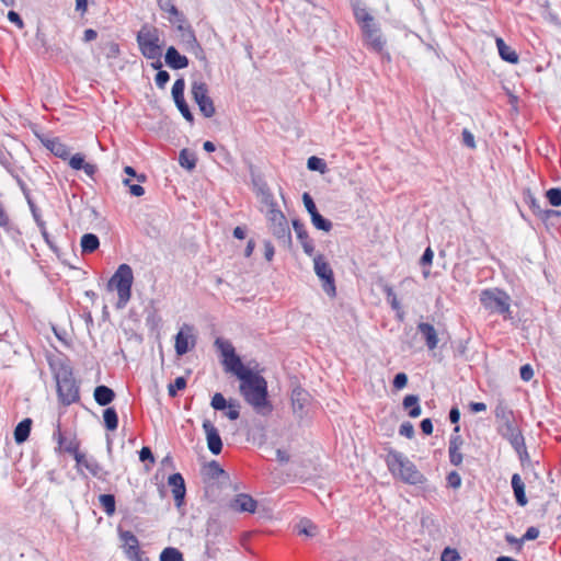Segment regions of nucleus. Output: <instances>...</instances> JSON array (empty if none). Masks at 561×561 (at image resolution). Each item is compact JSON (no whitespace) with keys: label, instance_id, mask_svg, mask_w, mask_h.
Returning a JSON list of instances; mask_svg holds the SVG:
<instances>
[{"label":"nucleus","instance_id":"31","mask_svg":"<svg viewBox=\"0 0 561 561\" xmlns=\"http://www.w3.org/2000/svg\"><path fill=\"white\" fill-rule=\"evenodd\" d=\"M104 426L107 431H115L118 426V415L114 408H106L103 411Z\"/></svg>","mask_w":561,"mask_h":561},{"label":"nucleus","instance_id":"61","mask_svg":"<svg viewBox=\"0 0 561 561\" xmlns=\"http://www.w3.org/2000/svg\"><path fill=\"white\" fill-rule=\"evenodd\" d=\"M84 163H85L84 157L82 154H80V153H76L69 160V165L73 170H81Z\"/></svg>","mask_w":561,"mask_h":561},{"label":"nucleus","instance_id":"3","mask_svg":"<svg viewBox=\"0 0 561 561\" xmlns=\"http://www.w3.org/2000/svg\"><path fill=\"white\" fill-rule=\"evenodd\" d=\"M57 386V396L60 403L68 407L80 400V387L73 376V369L66 358L49 360Z\"/></svg>","mask_w":561,"mask_h":561},{"label":"nucleus","instance_id":"5","mask_svg":"<svg viewBox=\"0 0 561 561\" xmlns=\"http://www.w3.org/2000/svg\"><path fill=\"white\" fill-rule=\"evenodd\" d=\"M134 283V274L131 267L123 263L121 264L107 283L108 289H116L118 295L117 308H124L131 297V286Z\"/></svg>","mask_w":561,"mask_h":561},{"label":"nucleus","instance_id":"9","mask_svg":"<svg viewBox=\"0 0 561 561\" xmlns=\"http://www.w3.org/2000/svg\"><path fill=\"white\" fill-rule=\"evenodd\" d=\"M313 270L316 275L322 282V289L329 297H335L336 295V286L334 273L325 260L324 255L318 254L313 257Z\"/></svg>","mask_w":561,"mask_h":561},{"label":"nucleus","instance_id":"12","mask_svg":"<svg viewBox=\"0 0 561 561\" xmlns=\"http://www.w3.org/2000/svg\"><path fill=\"white\" fill-rule=\"evenodd\" d=\"M203 430L206 435L209 451L214 455H219L222 450V440L218 430L209 420L203 421Z\"/></svg>","mask_w":561,"mask_h":561},{"label":"nucleus","instance_id":"10","mask_svg":"<svg viewBox=\"0 0 561 561\" xmlns=\"http://www.w3.org/2000/svg\"><path fill=\"white\" fill-rule=\"evenodd\" d=\"M191 93L201 113L207 118L213 117L216 108L214 101L208 95V85L204 81H193Z\"/></svg>","mask_w":561,"mask_h":561},{"label":"nucleus","instance_id":"32","mask_svg":"<svg viewBox=\"0 0 561 561\" xmlns=\"http://www.w3.org/2000/svg\"><path fill=\"white\" fill-rule=\"evenodd\" d=\"M99 502L107 516H113L116 511V501L113 494H102Z\"/></svg>","mask_w":561,"mask_h":561},{"label":"nucleus","instance_id":"6","mask_svg":"<svg viewBox=\"0 0 561 561\" xmlns=\"http://www.w3.org/2000/svg\"><path fill=\"white\" fill-rule=\"evenodd\" d=\"M139 50L147 59H158L162 56L159 30L156 26L145 24L137 33Z\"/></svg>","mask_w":561,"mask_h":561},{"label":"nucleus","instance_id":"20","mask_svg":"<svg viewBox=\"0 0 561 561\" xmlns=\"http://www.w3.org/2000/svg\"><path fill=\"white\" fill-rule=\"evenodd\" d=\"M178 30L182 32V41L186 44L187 48L193 51H202V46L198 43L195 33L191 25H184V23H178Z\"/></svg>","mask_w":561,"mask_h":561},{"label":"nucleus","instance_id":"55","mask_svg":"<svg viewBox=\"0 0 561 561\" xmlns=\"http://www.w3.org/2000/svg\"><path fill=\"white\" fill-rule=\"evenodd\" d=\"M449 461L453 466L459 467L462 463L463 456L460 449H448Z\"/></svg>","mask_w":561,"mask_h":561},{"label":"nucleus","instance_id":"58","mask_svg":"<svg viewBox=\"0 0 561 561\" xmlns=\"http://www.w3.org/2000/svg\"><path fill=\"white\" fill-rule=\"evenodd\" d=\"M446 480L447 484L453 489H458L461 485V477L456 471L449 472Z\"/></svg>","mask_w":561,"mask_h":561},{"label":"nucleus","instance_id":"59","mask_svg":"<svg viewBox=\"0 0 561 561\" xmlns=\"http://www.w3.org/2000/svg\"><path fill=\"white\" fill-rule=\"evenodd\" d=\"M538 537H539V529L534 526L528 527L526 533L523 535V537L519 538V543H523L528 540H535Z\"/></svg>","mask_w":561,"mask_h":561},{"label":"nucleus","instance_id":"15","mask_svg":"<svg viewBox=\"0 0 561 561\" xmlns=\"http://www.w3.org/2000/svg\"><path fill=\"white\" fill-rule=\"evenodd\" d=\"M168 484L172 488V494L175 501L176 507H181L184 504L186 486L184 478L181 473L176 472L168 478Z\"/></svg>","mask_w":561,"mask_h":561},{"label":"nucleus","instance_id":"63","mask_svg":"<svg viewBox=\"0 0 561 561\" xmlns=\"http://www.w3.org/2000/svg\"><path fill=\"white\" fill-rule=\"evenodd\" d=\"M420 399L416 394H408L404 397L402 405L405 410L412 409L419 403Z\"/></svg>","mask_w":561,"mask_h":561},{"label":"nucleus","instance_id":"29","mask_svg":"<svg viewBox=\"0 0 561 561\" xmlns=\"http://www.w3.org/2000/svg\"><path fill=\"white\" fill-rule=\"evenodd\" d=\"M87 470L98 480L107 481L110 472L94 458L91 457L90 463H87Z\"/></svg>","mask_w":561,"mask_h":561},{"label":"nucleus","instance_id":"36","mask_svg":"<svg viewBox=\"0 0 561 561\" xmlns=\"http://www.w3.org/2000/svg\"><path fill=\"white\" fill-rule=\"evenodd\" d=\"M205 474L213 480L219 479L221 476H225V470L219 466L216 460H211L205 467Z\"/></svg>","mask_w":561,"mask_h":561},{"label":"nucleus","instance_id":"16","mask_svg":"<svg viewBox=\"0 0 561 561\" xmlns=\"http://www.w3.org/2000/svg\"><path fill=\"white\" fill-rule=\"evenodd\" d=\"M416 330L422 335L428 351H434L438 346V332L433 324L420 322L417 323Z\"/></svg>","mask_w":561,"mask_h":561},{"label":"nucleus","instance_id":"47","mask_svg":"<svg viewBox=\"0 0 561 561\" xmlns=\"http://www.w3.org/2000/svg\"><path fill=\"white\" fill-rule=\"evenodd\" d=\"M459 432H460V426L456 425L454 427V434L450 436V439H449L448 449H460L461 448V446L463 444V439L459 435Z\"/></svg>","mask_w":561,"mask_h":561},{"label":"nucleus","instance_id":"64","mask_svg":"<svg viewBox=\"0 0 561 561\" xmlns=\"http://www.w3.org/2000/svg\"><path fill=\"white\" fill-rule=\"evenodd\" d=\"M462 142L468 148H471V149L476 148L474 137L471 134V131H469L466 128L462 130Z\"/></svg>","mask_w":561,"mask_h":561},{"label":"nucleus","instance_id":"35","mask_svg":"<svg viewBox=\"0 0 561 561\" xmlns=\"http://www.w3.org/2000/svg\"><path fill=\"white\" fill-rule=\"evenodd\" d=\"M160 561H184L182 552L173 547H168L160 553Z\"/></svg>","mask_w":561,"mask_h":561},{"label":"nucleus","instance_id":"38","mask_svg":"<svg viewBox=\"0 0 561 561\" xmlns=\"http://www.w3.org/2000/svg\"><path fill=\"white\" fill-rule=\"evenodd\" d=\"M215 345L220 351V353L225 357V359L236 353L232 344L228 341L220 339V337L216 339Z\"/></svg>","mask_w":561,"mask_h":561},{"label":"nucleus","instance_id":"17","mask_svg":"<svg viewBox=\"0 0 561 561\" xmlns=\"http://www.w3.org/2000/svg\"><path fill=\"white\" fill-rule=\"evenodd\" d=\"M257 502L249 494L240 493L236 495L229 506L232 511L239 513H254L256 510Z\"/></svg>","mask_w":561,"mask_h":561},{"label":"nucleus","instance_id":"37","mask_svg":"<svg viewBox=\"0 0 561 561\" xmlns=\"http://www.w3.org/2000/svg\"><path fill=\"white\" fill-rule=\"evenodd\" d=\"M312 225L318 229L329 232L332 229V222L324 218L320 213L314 214L310 217Z\"/></svg>","mask_w":561,"mask_h":561},{"label":"nucleus","instance_id":"48","mask_svg":"<svg viewBox=\"0 0 561 561\" xmlns=\"http://www.w3.org/2000/svg\"><path fill=\"white\" fill-rule=\"evenodd\" d=\"M185 81L183 78L175 80L172 87V96L174 101L184 99Z\"/></svg>","mask_w":561,"mask_h":561},{"label":"nucleus","instance_id":"2","mask_svg":"<svg viewBox=\"0 0 561 561\" xmlns=\"http://www.w3.org/2000/svg\"><path fill=\"white\" fill-rule=\"evenodd\" d=\"M494 415L499 423L496 430L497 433L505 439H507L513 449L519 456L520 461L529 458L525 438L522 431L518 428L515 420V415L512 409L507 405L504 400H499L494 409Z\"/></svg>","mask_w":561,"mask_h":561},{"label":"nucleus","instance_id":"49","mask_svg":"<svg viewBox=\"0 0 561 561\" xmlns=\"http://www.w3.org/2000/svg\"><path fill=\"white\" fill-rule=\"evenodd\" d=\"M317 527L310 520H301L299 524L298 533L308 537L316 536Z\"/></svg>","mask_w":561,"mask_h":561},{"label":"nucleus","instance_id":"43","mask_svg":"<svg viewBox=\"0 0 561 561\" xmlns=\"http://www.w3.org/2000/svg\"><path fill=\"white\" fill-rule=\"evenodd\" d=\"M178 110L181 112L183 117L190 122L191 124L194 122V116L190 110L188 104L186 103L185 99H180L178 101H174Z\"/></svg>","mask_w":561,"mask_h":561},{"label":"nucleus","instance_id":"24","mask_svg":"<svg viewBox=\"0 0 561 561\" xmlns=\"http://www.w3.org/2000/svg\"><path fill=\"white\" fill-rule=\"evenodd\" d=\"M32 420L26 417L15 426L13 436L16 444H23L28 439L32 430Z\"/></svg>","mask_w":561,"mask_h":561},{"label":"nucleus","instance_id":"56","mask_svg":"<svg viewBox=\"0 0 561 561\" xmlns=\"http://www.w3.org/2000/svg\"><path fill=\"white\" fill-rule=\"evenodd\" d=\"M170 80V75L165 70H159L156 75L154 81L158 88L163 89Z\"/></svg>","mask_w":561,"mask_h":561},{"label":"nucleus","instance_id":"13","mask_svg":"<svg viewBox=\"0 0 561 561\" xmlns=\"http://www.w3.org/2000/svg\"><path fill=\"white\" fill-rule=\"evenodd\" d=\"M119 538L126 545V553L131 561H142L138 538L129 530H119Z\"/></svg>","mask_w":561,"mask_h":561},{"label":"nucleus","instance_id":"14","mask_svg":"<svg viewBox=\"0 0 561 561\" xmlns=\"http://www.w3.org/2000/svg\"><path fill=\"white\" fill-rule=\"evenodd\" d=\"M310 403V394L302 388L297 387L291 392V407L294 414L302 419L306 415V407Z\"/></svg>","mask_w":561,"mask_h":561},{"label":"nucleus","instance_id":"53","mask_svg":"<svg viewBox=\"0 0 561 561\" xmlns=\"http://www.w3.org/2000/svg\"><path fill=\"white\" fill-rule=\"evenodd\" d=\"M227 408H228V411L226 412V416L229 420L234 421V420L239 419V416H240L239 403H237L236 401H229V404Z\"/></svg>","mask_w":561,"mask_h":561},{"label":"nucleus","instance_id":"41","mask_svg":"<svg viewBox=\"0 0 561 561\" xmlns=\"http://www.w3.org/2000/svg\"><path fill=\"white\" fill-rule=\"evenodd\" d=\"M546 197L551 206H561V188L552 187L546 192Z\"/></svg>","mask_w":561,"mask_h":561},{"label":"nucleus","instance_id":"30","mask_svg":"<svg viewBox=\"0 0 561 561\" xmlns=\"http://www.w3.org/2000/svg\"><path fill=\"white\" fill-rule=\"evenodd\" d=\"M196 156L188 149H182L179 154V163L182 168L192 171L196 167Z\"/></svg>","mask_w":561,"mask_h":561},{"label":"nucleus","instance_id":"40","mask_svg":"<svg viewBox=\"0 0 561 561\" xmlns=\"http://www.w3.org/2000/svg\"><path fill=\"white\" fill-rule=\"evenodd\" d=\"M307 167L311 171H319L324 173L327 171V163L323 159L312 156L307 161Z\"/></svg>","mask_w":561,"mask_h":561},{"label":"nucleus","instance_id":"62","mask_svg":"<svg viewBox=\"0 0 561 561\" xmlns=\"http://www.w3.org/2000/svg\"><path fill=\"white\" fill-rule=\"evenodd\" d=\"M408 383V376L404 373H398L393 378V387L396 389H402Z\"/></svg>","mask_w":561,"mask_h":561},{"label":"nucleus","instance_id":"19","mask_svg":"<svg viewBox=\"0 0 561 561\" xmlns=\"http://www.w3.org/2000/svg\"><path fill=\"white\" fill-rule=\"evenodd\" d=\"M164 59L165 64L174 70L183 69L188 66V58L181 55L174 46L168 47Z\"/></svg>","mask_w":561,"mask_h":561},{"label":"nucleus","instance_id":"4","mask_svg":"<svg viewBox=\"0 0 561 561\" xmlns=\"http://www.w3.org/2000/svg\"><path fill=\"white\" fill-rule=\"evenodd\" d=\"M386 463L389 471L393 476H399L405 483L415 485L423 483L425 480L415 465L399 451L390 450L387 455Z\"/></svg>","mask_w":561,"mask_h":561},{"label":"nucleus","instance_id":"23","mask_svg":"<svg viewBox=\"0 0 561 561\" xmlns=\"http://www.w3.org/2000/svg\"><path fill=\"white\" fill-rule=\"evenodd\" d=\"M157 1H158L159 8L162 11H165L171 15V18H169L171 23H185V16L173 4L172 0H157Z\"/></svg>","mask_w":561,"mask_h":561},{"label":"nucleus","instance_id":"26","mask_svg":"<svg viewBox=\"0 0 561 561\" xmlns=\"http://www.w3.org/2000/svg\"><path fill=\"white\" fill-rule=\"evenodd\" d=\"M365 42L367 45L375 51L381 53L385 47V41L382 39V36L380 34L379 30H373L371 32H368L366 34H363Z\"/></svg>","mask_w":561,"mask_h":561},{"label":"nucleus","instance_id":"57","mask_svg":"<svg viewBox=\"0 0 561 561\" xmlns=\"http://www.w3.org/2000/svg\"><path fill=\"white\" fill-rule=\"evenodd\" d=\"M72 456L77 462L78 472L81 473V468L83 467L87 469V463H90L91 458H87L85 455L80 453L79 450L77 451V454H72Z\"/></svg>","mask_w":561,"mask_h":561},{"label":"nucleus","instance_id":"8","mask_svg":"<svg viewBox=\"0 0 561 561\" xmlns=\"http://www.w3.org/2000/svg\"><path fill=\"white\" fill-rule=\"evenodd\" d=\"M510 296L499 288L484 289L480 294V302L491 312L510 313Z\"/></svg>","mask_w":561,"mask_h":561},{"label":"nucleus","instance_id":"33","mask_svg":"<svg viewBox=\"0 0 561 561\" xmlns=\"http://www.w3.org/2000/svg\"><path fill=\"white\" fill-rule=\"evenodd\" d=\"M188 339L190 336L184 333L183 329L175 335L176 355L182 356L190 351Z\"/></svg>","mask_w":561,"mask_h":561},{"label":"nucleus","instance_id":"22","mask_svg":"<svg viewBox=\"0 0 561 561\" xmlns=\"http://www.w3.org/2000/svg\"><path fill=\"white\" fill-rule=\"evenodd\" d=\"M115 392L113 389L105 385L95 387L93 397L99 405L106 407L115 399Z\"/></svg>","mask_w":561,"mask_h":561},{"label":"nucleus","instance_id":"34","mask_svg":"<svg viewBox=\"0 0 561 561\" xmlns=\"http://www.w3.org/2000/svg\"><path fill=\"white\" fill-rule=\"evenodd\" d=\"M46 147L58 158L66 159L70 151L69 148L58 139L49 140Z\"/></svg>","mask_w":561,"mask_h":561},{"label":"nucleus","instance_id":"44","mask_svg":"<svg viewBox=\"0 0 561 561\" xmlns=\"http://www.w3.org/2000/svg\"><path fill=\"white\" fill-rule=\"evenodd\" d=\"M186 387V379L184 377L175 378L173 383L168 387V393L171 398L176 397L179 390H183Z\"/></svg>","mask_w":561,"mask_h":561},{"label":"nucleus","instance_id":"45","mask_svg":"<svg viewBox=\"0 0 561 561\" xmlns=\"http://www.w3.org/2000/svg\"><path fill=\"white\" fill-rule=\"evenodd\" d=\"M102 49L106 56V58H116L119 55V46L115 42H106L103 44Z\"/></svg>","mask_w":561,"mask_h":561},{"label":"nucleus","instance_id":"18","mask_svg":"<svg viewBox=\"0 0 561 561\" xmlns=\"http://www.w3.org/2000/svg\"><path fill=\"white\" fill-rule=\"evenodd\" d=\"M293 228L297 234L298 240L301 243V247L305 253L311 256L314 252L313 241L309 238L308 231L305 228V225L299 219L293 220Z\"/></svg>","mask_w":561,"mask_h":561},{"label":"nucleus","instance_id":"39","mask_svg":"<svg viewBox=\"0 0 561 561\" xmlns=\"http://www.w3.org/2000/svg\"><path fill=\"white\" fill-rule=\"evenodd\" d=\"M259 192L262 196V203H264L270 208H276L277 204L273 197V194L271 193L270 188L266 184H263L259 187Z\"/></svg>","mask_w":561,"mask_h":561},{"label":"nucleus","instance_id":"25","mask_svg":"<svg viewBox=\"0 0 561 561\" xmlns=\"http://www.w3.org/2000/svg\"><path fill=\"white\" fill-rule=\"evenodd\" d=\"M495 43L499 50V55L503 60L510 64L518 62L517 53L511 46L506 45L503 38L496 37Z\"/></svg>","mask_w":561,"mask_h":561},{"label":"nucleus","instance_id":"46","mask_svg":"<svg viewBox=\"0 0 561 561\" xmlns=\"http://www.w3.org/2000/svg\"><path fill=\"white\" fill-rule=\"evenodd\" d=\"M229 402L225 399V397L217 392L213 396L210 405L216 411H224L227 409Z\"/></svg>","mask_w":561,"mask_h":561},{"label":"nucleus","instance_id":"50","mask_svg":"<svg viewBox=\"0 0 561 561\" xmlns=\"http://www.w3.org/2000/svg\"><path fill=\"white\" fill-rule=\"evenodd\" d=\"M302 202H304V205H305L307 211L309 213L310 217L313 216L314 214L319 213L317 209V206L313 202V198L310 196L309 193H304Z\"/></svg>","mask_w":561,"mask_h":561},{"label":"nucleus","instance_id":"52","mask_svg":"<svg viewBox=\"0 0 561 561\" xmlns=\"http://www.w3.org/2000/svg\"><path fill=\"white\" fill-rule=\"evenodd\" d=\"M460 556L456 549L445 548L440 556V561H459Z\"/></svg>","mask_w":561,"mask_h":561},{"label":"nucleus","instance_id":"7","mask_svg":"<svg viewBox=\"0 0 561 561\" xmlns=\"http://www.w3.org/2000/svg\"><path fill=\"white\" fill-rule=\"evenodd\" d=\"M267 220L270 222V230L277 239L280 247L290 249L293 245L291 232L288 220L280 209L270 208L267 210Z\"/></svg>","mask_w":561,"mask_h":561},{"label":"nucleus","instance_id":"11","mask_svg":"<svg viewBox=\"0 0 561 561\" xmlns=\"http://www.w3.org/2000/svg\"><path fill=\"white\" fill-rule=\"evenodd\" d=\"M53 438L57 442V451H65L70 455L77 454L80 448V442L76 435L70 434L69 436L61 432L60 424H57V431L53 434Z\"/></svg>","mask_w":561,"mask_h":561},{"label":"nucleus","instance_id":"42","mask_svg":"<svg viewBox=\"0 0 561 561\" xmlns=\"http://www.w3.org/2000/svg\"><path fill=\"white\" fill-rule=\"evenodd\" d=\"M383 293L386 294L387 300L390 304L391 308L393 310L400 311L401 306H400V302H399V300L397 298V295H396L393 288L391 286H389V285H385L383 286Z\"/></svg>","mask_w":561,"mask_h":561},{"label":"nucleus","instance_id":"60","mask_svg":"<svg viewBox=\"0 0 561 561\" xmlns=\"http://www.w3.org/2000/svg\"><path fill=\"white\" fill-rule=\"evenodd\" d=\"M513 492H514V496H515L516 503L519 506H525L527 504V502H528L527 497H526V493H525V485L520 486L518 489H514Z\"/></svg>","mask_w":561,"mask_h":561},{"label":"nucleus","instance_id":"1","mask_svg":"<svg viewBox=\"0 0 561 561\" xmlns=\"http://www.w3.org/2000/svg\"><path fill=\"white\" fill-rule=\"evenodd\" d=\"M240 380L239 390L244 401L257 414L266 416L272 413L273 404L268 400L267 381L257 371L251 370Z\"/></svg>","mask_w":561,"mask_h":561},{"label":"nucleus","instance_id":"21","mask_svg":"<svg viewBox=\"0 0 561 561\" xmlns=\"http://www.w3.org/2000/svg\"><path fill=\"white\" fill-rule=\"evenodd\" d=\"M225 364L227 366V369L231 371L233 375H236L238 379H241L243 376H245L248 373L252 370L251 368L243 365L241 358L236 353L226 358Z\"/></svg>","mask_w":561,"mask_h":561},{"label":"nucleus","instance_id":"54","mask_svg":"<svg viewBox=\"0 0 561 561\" xmlns=\"http://www.w3.org/2000/svg\"><path fill=\"white\" fill-rule=\"evenodd\" d=\"M414 426L410 422H403L399 427V434L401 436H404L407 438H413L414 437Z\"/></svg>","mask_w":561,"mask_h":561},{"label":"nucleus","instance_id":"51","mask_svg":"<svg viewBox=\"0 0 561 561\" xmlns=\"http://www.w3.org/2000/svg\"><path fill=\"white\" fill-rule=\"evenodd\" d=\"M9 173L13 176V179L16 181L19 187L21 188L23 195L25 198H28V195H31V192L26 185V183L21 179V176L14 172L13 169H8Z\"/></svg>","mask_w":561,"mask_h":561},{"label":"nucleus","instance_id":"27","mask_svg":"<svg viewBox=\"0 0 561 561\" xmlns=\"http://www.w3.org/2000/svg\"><path fill=\"white\" fill-rule=\"evenodd\" d=\"M351 7L353 10L356 22L360 25L364 22H371L373 15L362 5L360 0H351Z\"/></svg>","mask_w":561,"mask_h":561},{"label":"nucleus","instance_id":"28","mask_svg":"<svg viewBox=\"0 0 561 561\" xmlns=\"http://www.w3.org/2000/svg\"><path fill=\"white\" fill-rule=\"evenodd\" d=\"M82 254L93 253L100 247L99 237L94 233H84L80 241Z\"/></svg>","mask_w":561,"mask_h":561}]
</instances>
